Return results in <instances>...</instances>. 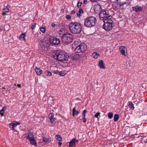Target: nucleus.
<instances>
[{"label":"nucleus","instance_id":"10","mask_svg":"<svg viewBox=\"0 0 147 147\" xmlns=\"http://www.w3.org/2000/svg\"><path fill=\"white\" fill-rule=\"evenodd\" d=\"M94 11L96 13H99L101 10L100 5L98 4H95L93 7Z\"/></svg>","mask_w":147,"mask_h":147},{"label":"nucleus","instance_id":"15","mask_svg":"<svg viewBox=\"0 0 147 147\" xmlns=\"http://www.w3.org/2000/svg\"><path fill=\"white\" fill-rule=\"evenodd\" d=\"M29 140L30 141V143L31 145L36 146H37L36 142L35 140V138L30 139Z\"/></svg>","mask_w":147,"mask_h":147},{"label":"nucleus","instance_id":"26","mask_svg":"<svg viewBox=\"0 0 147 147\" xmlns=\"http://www.w3.org/2000/svg\"><path fill=\"white\" fill-rule=\"evenodd\" d=\"M12 124H13L14 128L16 127L17 125H19L20 123L18 122L13 121L12 122Z\"/></svg>","mask_w":147,"mask_h":147},{"label":"nucleus","instance_id":"44","mask_svg":"<svg viewBox=\"0 0 147 147\" xmlns=\"http://www.w3.org/2000/svg\"><path fill=\"white\" fill-rule=\"evenodd\" d=\"M82 119H83V122L85 123L86 122V119L85 118V117H83Z\"/></svg>","mask_w":147,"mask_h":147},{"label":"nucleus","instance_id":"14","mask_svg":"<svg viewBox=\"0 0 147 147\" xmlns=\"http://www.w3.org/2000/svg\"><path fill=\"white\" fill-rule=\"evenodd\" d=\"M71 59L76 60L80 58V55L76 53L72 54L71 55Z\"/></svg>","mask_w":147,"mask_h":147},{"label":"nucleus","instance_id":"45","mask_svg":"<svg viewBox=\"0 0 147 147\" xmlns=\"http://www.w3.org/2000/svg\"><path fill=\"white\" fill-rule=\"evenodd\" d=\"M53 72L56 74H57L59 73V71H58L57 70H54V71H53Z\"/></svg>","mask_w":147,"mask_h":147},{"label":"nucleus","instance_id":"3","mask_svg":"<svg viewBox=\"0 0 147 147\" xmlns=\"http://www.w3.org/2000/svg\"><path fill=\"white\" fill-rule=\"evenodd\" d=\"M96 22V20L94 17L90 16L84 20V26L86 27L90 28L94 26Z\"/></svg>","mask_w":147,"mask_h":147},{"label":"nucleus","instance_id":"48","mask_svg":"<svg viewBox=\"0 0 147 147\" xmlns=\"http://www.w3.org/2000/svg\"><path fill=\"white\" fill-rule=\"evenodd\" d=\"M38 33H36L34 34V37L36 38L38 37Z\"/></svg>","mask_w":147,"mask_h":147},{"label":"nucleus","instance_id":"2","mask_svg":"<svg viewBox=\"0 0 147 147\" xmlns=\"http://www.w3.org/2000/svg\"><path fill=\"white\" fill-rule=\"evenodd\" d=\"M110 11L108 10L103 9L99 12V16L101 20L103 21L109 20L112 18Z\"/></svg>","mask_w":147,"mask_h":147},{"label":"nucleus","instance_id":"35","mask_svg":"<svg viewBox=\"0 0 147 147\" xmlns=\"http://www.w3.org/2000/svg\"><path fill=\"white\" fill-rule=\"evenodd\" d=\"M82 4V2H80V1H78V3H77V7L78 8L80 7L81 6Z\"/></svg>","mask_w":147,"mask_h":147},{"label":"nucleus","instance_id":"18","mask_svg":"<svg viewBox=\"0 0 147 147\" xmlns=\"http://www.w3.org/2000/svg\"><path fill=\"white\" fill-rule=\"evenodd\" d=\"M43 141L44 142L49 143L51 141V138H46L43 137Z\"/></svg>","mask_w":147,"mask_h":147},{"label":"nucleus","instance_id":"54","mask_svg":"<svg viewBox=\"0 0 147 147\" xmlns=\"http://www.w3.org/2000/svg\"><path fill=\"white\" fill-rule=\"evenodd\" d=\"M3 89H5V87H3Z\"/></svg>","mask_w":147,"mask_h":147},{"label":"nucleus","instance_id":"21","mask_svg":"<svg viewBox=\"0 0 147 147\" xmlns=\"http://www.w3.org/2000/svg\"><path fill=\"white\" fill-rule=\"evenodd\" d=\"M73 113L72 116L73 117H74L75 115H78L79 113L78 111H76V108L75 107L73 109Z\"/></svg>","mask_w":147,"mask_h":147},{"label":"nucleus","instance_id":"50","mask_svg":"<svg viewBox=\"0 0 147 147\" xmlns=\"http://www.w3.org/2000/svg\"><path fill=\"white\" fill-rule=\"evenodd\" d=\"M52 26L53 27H54L55 26V24L54 23H53L52 24Z\"/></svg>","mask_w":147,"mask_h":147},{"label":"nucleus","instance_id":"53","mask_svg":"<svg viewBox=\"0 0 147 147\" xmlns=\"http://www.w3.org/2000/svg\"><path fill=\"white\" fill-rule=\"evenodd\" d=\"M2 15L3 16H5V15H7V14L6 13H5V12H4L2 14Z\"/></svg>","mask_w":147,"mask_h":147},{"label":"nucleus","instance_id":"47","mask_svg":"<svg viewBox=\"0 0 147 147\" xmlns=\"http://www.w3.org/2000/svg\"><path fill=\"white\" fill-rule=\"evenodd\" d=\"M75 13V11L74 10H72L71 12V14L73 15H74Z\"/></svg>","mask_w":147,"mask_h":147},{"label":"nucleus","instance_id":"5","mask_svg":"<svg viewBox=\"0 0 147 147\" xmlns=\"http://www.w3.org/2000/svg\"><path fill=\"white\" fill-rule=\"evenodd\" d=\"M103 22H104V24L102 26L103 28L107 31H110L112 29L114 25L112 20L110 19Z\"/></svg>","mask_w":147,"mask_h":147},{"label":"nucleus","instance_id":"52","mask_svg":"<svg viewBox=\"0 0 147 147\" xmlns=\"http://www.w3.org/2000/svg\"><path fill=\"white\" fill-rule=\"evenodd\" d=\"M62 145V143L61 142H59V145L60 146H61V145Z\"/></svg>","mask_w":147,"mask_h":147},{"label":"nucleus","instance_id":"17","mask_svg":"<svg viewBox=\"0 0 147 147\" xmlns=\"http://www.w3.org/2000/svg\"><path fill=\"white\" fill-rule=\"evenodd\" d=\"M99 65L100 67L101 68H104L105 67L103 61L102 60H100L99 61Z\"/></svg>","mask_w":147,"mask_h":147},{"label":"nucleus","instance_id":"27","mask_svg":"<svg viewBox=\"0 0 147 147\" xmlns=\"http://www.w3.org/2000/svg\"><path fill=\"white\" fill-rule=\"evenodd\" d=\"M56 138L59 141H62V138L61 136L59 135L56 136Z\"/></svg>","mask_w":147,"mask_h":147},{"label":"nucleus","instance_id":"33","mask_svg":"<svg viewBox=\"0 0 147 147\" xmlns=\"http://www.w3.org/2000/svg\"><path fill=\"white\" fill-rule=\"evenodd\" d=\"M36 24L35 23H34L32 24L31 26V28L32 30H33L34 29H35Z\"/></svg>","mask_w":147,"mask_h":147},{"label":"nucleus","instance_id":"24","mask_svg":"<svg viewBox=\"0 0 147 147\" xmlns=\"http://www.w3.org/2000/svg\"><path fill=\"white\" fill-rule=\"evenodd\" d=\"M119 118V116L118 114H115V115L114 117V120L115 121H117Z\"/></svg>","mask_w":147,"mask_h":147},{"label":"nucleus","instance_id":"16","mask_svg":"<svg viewBox=\"0 0 147 147\" xmlns=\"http://www.w3.org/2000/svg\"><path fill=\"white\" fill-rule=\"evenodd\" d=\"M35 71L37 74L38 75H40L42 72V71L40 68L36 67L35 69Z\"/></svg>","mask_w":147,"mask_h":147},{"label":"nucleus","instance_id":"38","mask_svg":"<svg viewBox=\"0 0 147 147\" xmlns=\"http://www.w3.org/2000/svg\"><path fill=\"white\" fill-rule=\"evenodd\" d=\"M100 112H97L94 115V117L95 118H98V116L100 115Z\"/></svg>","mask_w":147,"mask_h":147},{"label":"nucleus","instance_id":"13","mask_svg":"<svg viewBox=\"0 0 147 147\" xmlns=\"http://www.w3.org/2000/svg\"><path fill=\"white\" fill-rule=\"evenodd\" d=\"M119 49L121 53L123 55L126 56V55L125 53V50L127 49L126 47L125 46H121L119 47Z\"/></svg>","mask_w":147,"mask_h":147},{"label":"nucleus","instance_id":"28","mask_svg":"<svg viewBox=\"0 0 147 147\" xmlns=\"http://www.w3.org/2000/svg\"><path fill=\"white\" fill-rule=\"evenodd\" d=\"M59 74L62 76H64L66 74L65 71H59Z\"/></svg>","mask_w":147,"mask_h":147},{"label":"nucleus","instance_id":"9","mask_svg":"<svg viewBox=\"0 0 147 147\" xmlns=\"http://www.w3.org/2000/svg\"><path fill=\"white\" fill-rule=\"evenodd\" d=\"M49 41L51 44L53 45H57L60 42L59 40L55 37H53L50 38Z\"/></svg>","mask_w":147,"mask_h":147},{"label":"nucleus","instance_id":"1","mask_svg":"<svg viewBox=\"0 0 147 147\" xmlns=\"http://www.w3.org/2000/svg\"><path fill=\"white\" fill-rule=\"evenodd\" d=\"M69 30L73 34H79L82 30V27L79 22H71L68 25Z\"/></svg>","mask_w":147,"mask_h":147},{"label":"nucleus","instance_id":"8","mask_svg":"<svg viewBox=\"0 0 147 147\" xmlns=\"http://www.w3.org/2000/svg\"><path fill=\"white\" fill-rule=\"evenodd\" d=\"M40 47L42 50H45L49 47V44L43 40H41L39 42Z\"/></svg>","mask_w":147,"mask_h":147},{"label":"nucleus","instance_id":"22","mask_svg":"<svg viewBox=\"0 0 147 147\" xmlns=\"http://www.w3.org/2000/svg\"><path fill=\"white\" fill-rule=\"evenodd\" d=\"M5 109H7V107H4L2 108V109L0 111V113L1 116H3L4 113V111Z\"/></svg>","mask_w":147,"mask_h":147},{"label":"nucleus","instance_id":"6","mask_svg":"<svg viewBox=\"0 0 147 147\" xmlns=\"http://www.w3.org/2000/svg\"><path fill=\"white\" fill-rule=\"evenodd\" d=\"M73 36L69 33L64 34L62 37V40L64 43L69 44L72 42Z\"/></svg>","mask_w":147,"mask_h":147},{"label":"nucleus","instance_id":"49","mask_svg":"<svg viewBox=\"0 0 147 147\" xmlns=\"http://www.w3.org/2000/svg\"><path fill=\"white\" fill-rule=\"evenodd\" d=\"M83 3H84V4H87V0H84Z\"/></svg>","mask_w":147,"mask_h":147},{"label":"nucleus","instance_id":"51","mask_svg":"<svg viewBox=\"0 0 147 147\" xmlns=\"http://www.w3.org/2000/svg\"><path fill=\"white\" fill-rule=\"evenodd\" d=\"M17 86L19 88H21V85L20 84H18Z\"/></svg>","mask_w":147,"mask_h":147},{"label":"nucleus","instance_id":"42","mask_svg":"<svg viewBox=\"0 0 147 147\" xmlns=\"http://www.w3.org/2000/svg\"><path fill=\"white\" fill-rule=\"evenodd\" d=\"M66 18L67 19L69 20L71 18V16L69 15H67L66 16Z\"/></svg>","mask_w":147,"mask_h":147},{"label":"nucleus","instance_id":"23","mask_svg":"<svg viewBox=\"0 0 147 147\" xmlns=\"http://www.w3.org/2000/svg\"><path fill=\"white\" fill-rule=\"evenodd\" d=\"M100 56V55L97 53L94 52L92 55V56L95 59L97 58Z\"/></svg>","mask_w":147,"mask_h":147},{"label":"nucleus","instance_id":"4","mask_svg":"<svg viewBox=\"0 0 147 147\" xmlns=\"http://www.w3.org/2000/svg\"><path fill=\"white\" fill-rule=\"evenodd\" d=\"M53 58L59 61H65L68 60V58L64 53L56 52L53 54Z\"/></svg>","mask_w":147,"mask_h":147},{"label":"nucleus","instance_id":"20","mask_svg":"<svg viewBox=\"0 0 147 147\" xmlns=\"http://www.w3.org/2000/svg\"><path fill=\"white\" fill-rule=\"evenodd\" d=\"M34 138V135L31 133H29L28 134V136H27V138L28 140L32 139Z\"/></svg>","mask_w":147,"mask_h":147},{"label":"nucleus","instance_id":"32","mask_svg":"<svg viewBox=\"0 0 147 147\" xmlns=\"http://www.w3.org/2000/svg\"><path fill=\"white\" fill-rule=\"evenodd\" d=\"M45 73L46 74L47 76H50L52 75L51 73L48 70L45 71Z\"/></svg>","mask_w":147,"mask_h":147},{"label":"nucleus","instance_id":"37","mask_svg":"<svg viewBox=\"0 0 147 147\" xmlns=\"http://www.w3.org/2000/svg\"><path fill=\"white\" fill-rule=\"evenodd\" d=\"M87 112V110H84L83 111L82 113V116L83 117H85V114Z\"/></svg>","mask_w":147,"mask_h":147},{"label":"nucleus","instance_id":"43","mask_svg":"<svg viewBox=\"0 0 147 147\" xmlns=\"http://www.w3.org/2000/svg\"><path fill=\"white\" fill-rule=\"evenodd\" d=\"M4 10L5 12H7L9 11V9L7 7L4 9Z\"/></svg>","mask_w":147,"mask_h":147},{"label":"nucleus","instance_id":"46","mask_svg":"<svg viewBox=\"0 0 147 147\" xmlns=\"http://www.w3.org/2000/svg\"><path fill=\"white\" fill-rule=\"evenodd\" d=\"M50 120V121H51V123H55V120H54V119L53 118L51 120V119Z\"/></svg>","mask_w":147,"mask_h":147},{"label":"nucleus","instance_id":"12","mask_svg":"<svg viewBox=\"0 0 147 147\" xmlns=\"http://www.w3.org/2000/svg\"><path fill=\"white\" fill-rule=\"evenodd\" d=\"M132 10L135 11V12H140L142 11L143 8L137 5L136 6L132 7Z\"/></svg>","mask_w":147,"mask_h":147},{"label":"nucleus","instance_id":"34","mask_svg":"<svg viewBox=\"0 0 147 147\" xmlns=\"http://www.w3.org/2000/svg\"><path fill=\"white\" fill-rule=\"evenodd\" d=\"M40 30L43 33H45V32L46 30L45 28L44 27H40Z\"/></svg>","mask_w":147,"mask_h":147},{"label":"nucleus","instance_id":"11","mask_svg":"<svg viewBox=\"0 0 147 147\" xmlns=\"http://www.w3.org/2000/svg\"><path fill=\"white\" fill-rule=\"evenodd\" d=\"M78 141L76 138L73 139L71 141L69 142V146L70 147H72L73 146H76L75 143L76 142H78Z\"/></svg>","mask_w":147,"mask_h":147},{"label":"nucleus","instance_id":"55","mask_svg":"<svg viewBox=\"0 0 147 147\" xmlns=\"http://www.w3.org/2000/svg\"><path fill=\"white\" fill-rule=\"evenodd\" d=\"M0 31H1V28H0Z\"/></svg>","mask_w":147,"mask_h":147},{"label":"nucleus","instance_id":"7","mask_svg":"<svg viewBox=\"0 0 147 147\" xmlns=\"http://www.w3.org/2000/svg\"><path fill=\"white\" fill-rule=\"evenodd\" d=\"M87 46L84 43H81L75 49V51L76 53H80L83 52L86 49Z\"/></svg>","mask_w":147,"mask_h":147},{"label":"nucleus","instance_id":"19","mask_svg":"<svg viewBox=\"0 0 147 147\" xmlns=\"http://www.w3.org/2000/svg\"><path fill=\"white\" fill-rule=\"evenodd\" d=\"M128 105L129 108L131 110H133L134 109V105L131 102L129 101Z\"/></svg>","mask_w":147,"mask_h":147},{"label":"nucleus","instance_id":"40","mask_svg":"<svg viewBox=\"0 0 147 147\" xmlns=\"http://www.w3.org/2000/svg\"><path fill=\"white\" fill-rule=\"evenodd\" d=\"M48 117H49V119H50V120L51 119V120L53 118V117L52 116V115L51 113H50L49 114Z\"/></svg>","mask_w":147,"mask_h":147},{"label":"nucleus","instance_id":"25","mask_svg":"<svg viewBox=\"0 0 147 147\" xmlns=\"http://www.w3.org/2000/svg\"><path fill=\"white\" fill-rule=\"evenodd\" d=\"M113 6H114L115 8L117 9H118L120 7L119 3L118 2L114 3Z\"/></svg>","mask_w":147,"mask_h":147},{"label":"nucleus","instance_id":"41","mask_svg":"<svg viewBox=\"0 0 147 147\" xmlns=\"http://www.w3.org/2000/svg\"><path fill=\"white\" fill-rule=\"evenodd\" d=\"M81 13H80L78 12L77 13V17H80L81 16Z\"/></svg>","mask_w":147,"mask_h":147},{"label":"nucleus","instance_id":"39","mask_svg":"<svg viewBox=\"0 0 147 147\" xmlns=\"http://www.w3.org/2000/svg\"><path fill=\"white\" fill-rule=\"evenodd\" d=\"M78 12H79L80 13H84V11L82 8H80L79 9Z\"/></svg>","mask_w":147,"mask_h":147},{"label":"nucleus","instance_id":"29","mask_svg":"<svg viewBox=\"0 0 147 147\" xmlns=\"http://www.w3.org/2000/svg\"><path fill=\"white\" fill-rule=\"evenodd\" d=\"M25 36V35L24 34L22 33L19 36V39L20 40H22L24 39V37Z\"/></svg>","mask_w":147,"mask_h":147},{"label":"nucleus","instance_id":"31","mask_svg":"<svg viewBox=\"0 0 147 147\" xmlns=\"http://www.w3.org/2000/svg\"><path fill=\"white\" fill-rule=\"evenodd\" d=\"M108 117L110 119H111L112 118L113 116V114L112 113V112H109L108 113Z\"/></svg>","mask_w":147,"mask_h":147},{"label":"nucleus","instance_id":"36","mask_svg":"<svg viewBox=\"0 0 147 147\" xmlns=\"http://www.w3.org/2000/svg\"><path fill=\"white\" fill-rule=\"evenodd\" d=\"M13 124H12V123H11L9 125V127L12 130H13L14 129V127L13 126Z\"/></svg>","mask_w":147,"mask_h":147},{"label":"nucleus","instance_id":"30","mask_svg":"<svg viewBox=\"0 0 147 147\" xmlns=\"http://www.w3.org/2000/svg\"><path fill=\"white\" fill-rule=\"evenodd\" d=\"M119 4L120 5V7L121 6L123 5H124L125 4H126L127 6H128L129 5V3H126V2H123V3L119 2Z\"/></svg>","mask_w":147,"mask_h":147}]
</instances>
